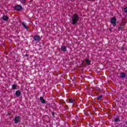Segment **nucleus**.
Segmentation results:
<instances>
[{"label":"nucleus","mask_w":127,"mask_h":127,"mask_svg":"<svg viewBox=\"0 0 127 127\" xmlns=\"http://www.w3.org/2000/svg\"><path fill=\"white\" fill-rule=\"evenodd\" d=\"M126 76H127V73H126L125 72H121L120 73V77L122 79H125V78H126Z\"/></svg>","instance_id":"4"},{"label":"nucleus","mask_w":127,"mask_h":127,"mask_svg":"<svg viewBox=\"0 0 127 127\" xmlns=\"http://www.w3.org/2000/svg\"><path fill=\"white\" fill-rule=\"evenodd\" d=\"M102 98H103L102 95L99 96L97 97V100H100L102 99Z\"/></svg>","instance_id":"12"},{"label":"nucleus","mask_w":127,"mask_h":127,"mask_svg":"<svg viewBox=\"0 0 127 127\" xmlns=\"http://www.w3.org/2000/svg\"><path fill=\"white\" fill-rule=\"evenodd\" d=\"M86 63H87V64H90L91 63V62L90 61V60H86Z\"/></svg>","instance_id":"15"},{"label":"nucleus","mask_w":127,"mask_h":127,"mask_svg":"<svg viewBox=\"0 0 127 127\" xmlns=\"http://www.w3.org/2000/svg\"><path fill=\"white\" fill-rule=\"evenodd\" d=\"M40 101H41L42 104H45L46 103L45 100H44V99L43 98V97L42 96H41L40 97Z\"/></svg>","instance_id":"7"},{"label":"nucleus","mask_w":127,"mask_h":127,"mask_svg":"<svg viewBox=\"0 0 127 127\" xmlns=\"http://www.w3.org/2000/svg\"><path fill=\"white\" fill-rule=\"evenodd\" d=\"M2 19L4 21H7L8 20V17L6 15H3L2 17Z\"/></svg>","instance_id":"10"},{"label":"nucleus","mask_w":127,"mask_h":127,"mask_svg":"<svg viewBox=\"0 0 127 127\" xmlns=\"http://www.w3.org/2000/svg\"><path fill=\"white\" fill-rule=\"evenodd\" d=\"M98 89H99V92L100 93H102V91H103V90H102L101 89H100V88H98Z\"/></svg>","instance_id":"19"},{"label":"nucleus","mask_w":127,"mask_h":127,"mask_svg":"<svg viewBox=\"0 0 127 127\" xmlns=\"http://www.w3.org/2000/svg\"><path fill=\"white\" fill-rule=\"evenodd\" d=\"M79 15L77 14H74L72 18V24H73V25H76L77 23L79 21Z\"/></svg>","instance_id":"1"},{"label":"nucleus","mask_w":127,"mask_h":127,"mask_svg":"<svg viewBox=\"0 0 127 127\" xmlns=\"http://www.w3.org/2000/svg\"><path fill=\"white\" fill-rule=\"evenodd\" d=\"M22 26H23V27H24L26 29L28 30V27H27V26H26V22H23L22 23H21Z\"/></svg>","instance_id":"9"},{"label":"nucleus","mask_w":127,"mask_h":127,"mask_svg":"<svg viewBox=\"0 0 127 127\" xmlns=\"http://www.w3.org/2000/svg\"><path fill=\"white\" fill-rule=\"evenodd\" d=\"M61 50L62 51H63L64 52H66L67 51V48L64 46H62L61 47Z\"/></svg>","instance_id":"6"},{"label":"nucleus","mask_w":127,"mask_h":127,"mask_svg":"<svg viewBox=\"0 0 127 127\" xmlns=\"http://www.w3.org/2000/svg\"><path fill=\"white\" fill-rule=\"evenodd\" d=\"M69 103H70L71 104H72V103H74V100H73V99H70L69 100Z\"/></svg>","instance_id":"16"},{"label":"nucleus","mask_w":127,"mask_h":127,"mask_svg":"<svg viewBox=\"0 0 127 127\" xmlns=\"http://www.w3.org/2000/svg\"><path fill=\"white\" fill-rule=\"evenodd\" d=\"M25 56L26 57H27V56H28V55L26 54V55H25Z\"/></svg>","instance_id":"20"},{"label":"nucleus","mask_w":127,"mask_h":127,"mask_svg":"<svg viewBox=\"0 0 127 127\" xmlns=\"http://www.w3.org/2000/svg\"><path fill=\"white\" fill-rule=\"evenodd\" d=\"M124 11H125V12H126V13H127V7L124 8Z\"/></svg>","instance_id":"18"},{"label":"nucleus","mask_w":127,"mask_h":127,"mask_svg":"<svg viewBox=\"0 0 127 127\" xmlns=\"http://www.w3.org/2000/svg\"><path fill=\"white\" fill-rule=\"evenodd\" d=\"M33 39L35 41H39V40H40V37L38 35H36L34 36Z\"/></svg>","instance_id":"5"},{"label":"nucleus","mask_w":127,"mask_h":127,"mask_svg":"<svg viewBox=\"0 0 127 127\" xmlns=\"http://www.w3.org/2000/svg\"><path fill=\"white\" fill-rule=\"evenodd\" d=\"M111 22L113 24V26H116L117 25V19L116 18H112L111 20Z\"/></svg>","instance_id":"2"},{"label":"nucleus","mask_w":127,"mask_h":127,"mask_svg":"<svg viewBox=\"0 0 127 127\" xmlns=\"http://www.w3.org/2000/svg\"><path fill=\"white\" fill-rule=\"evenodd\" d=\"M89 1H91V0H88Z\"/></svg>","instance_id":"21"},{"label":"nucleus","mask_w":127,"mask_h":127,"mask_svg":"<svg viewBox=\"0 0 127 127\" xmlns=\"http://www.w3.org/2000/svg\"><path fill=\"white\" fill-rule=\"evenodd\" d=\"M21 95V92H20V91L17 90L16 91V97H19Z\"/></svg>","instance_id":"11"},{"label":"nucleus","mask_w":127,"mask_h":127,"mask_svg":"<svg viewBox=\"0 0 127 127\" xmlns=\"http://www.w3.org/2000/svg\"><path fill=\"white\" fill-rule=\"evenodd\" d=\"M119 120L120 119L119 118H116L114 121L116 123H117V122H119Z\"/></svg>","instance_id":"17"},{"label":"nucleus","mask_w":127,"mask_h":127,"mask_svg":"<svg viewBox=\"0 0 127 127\" xmlns=\"http://www.w3.org/2000/svg\"><path fill=\"white\" fill-rule=\"evenodd\" d=\"M19 122V116H16L15 118V124H18Z\"/></svg>","instance_id":"8"},{"label":"nucleus","mask_w":127,"mask_h":127,"mask_svg":"<svg viewBox=\"0 0 127 127\" xmlns=\"http://www.w3.org/2000/svg\"><path fill=\"white\" fill-rule=\"evenodd\" d=\"M22 8V6L20 5H17L15 6V9L16 10H17L18 11L21 10Z\"/></svg>","instance_id":"3"},{"label":"nucleus","mask_w":127,"mask_h":127,"mask_svg":"<svg viewBox=\"0 0 127 127\" xmlns=\"http://www.w3.org/2000/svg\"><path fill=\"white\" fill-rule=\"evenodd\" d=\"M12 88L13 90H15V89H16V85L15 84H13L12 86Z\"/></svg>","instance_id":"13"},{"label":"nucleus","mask_w":127,"mask_h":127,"mask_svg":"<svg viewBox=\"0 0 127 127\" xmlns=\"http://www.w3.org/2000/svg\"><path fill=\"white\" fill-rule=\"evenodd\" d=\"M20 2L21 3L24 4V3H25V2H26V1H25V0H21Z\"/></svg>","instance_id":"14"}]
</instances>
